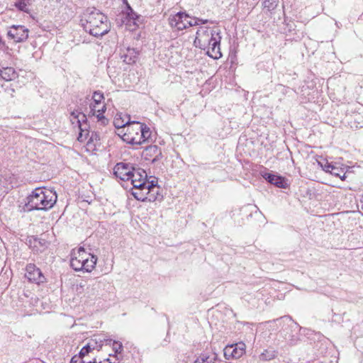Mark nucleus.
Returning <instances> with one entry per match:
<instances>
[{
  "mask_svg": "<svg viewBox=\"0 0 363 363\" xmlns=\"http://www.w3.org/2000/svg\"><path fill=\"white\" fill-rule=\"evenodd\" d=\"M220 30L216 27L200 26L196 31L194 45L202 50H207V55L218 59L222 56L220 48Z\"/></svg>",
  "mask_w": 363,
  "mask_h": 363,
  "instance_id": "obj_1",
  "label": "nucleus"
},
{
  "mask_svg": "<svg viewBox=\"0 0 363 363\" xmlns=\"http://www.w3.org/2000/svg\"><path fill=\"white\" fill-rule=\"evenodd\" d=\"M80 22L85 31L95 37L103 36L110 30L108 18L96 8L86 9Z\"/></svg>",
  "mask_w": 363,
  "mask_h": 363,
  "instance_id": "obj_2",
  "label": "nucleus"
},
{
  "mask_svg": "<svg viewBox=\"0 0 363 363\" xmlns=\"http://www.w3.org/2000/svg\"><path fill=\"white\" fill-rule=\"evenodd\" d=\"M57 194L50 189L36 188L27 197L24 206L25 211H47L51 208L57 201Z\"/></svg>",
  "mask_w": 363,
  "mask_h": 363,
  "instance_id": "obj_3",
  "label": "nucleus"
},
{
  "mask_svg": "<svg viewBox=\"0 0 363 363\" xmlns=\"http://www.w3.org/2000/svg\"><path fill=\"white\" fill-rule=\"evenodd\" d=\"M93 102L90 104L89 116H96L98 121L106 124L107 119L104 116L106 110V104L104 103V94L99 91L94 92L92 96Z\"/></svg>",
  "mask_w": 363,
  "mask_h": 363,
  "instance_id": "obj_4",
  "label": "nucleus"
},
{
  "mask_svg": "<svg viewBox=\"0 0 363 363\" xmlns=\"http://www.w3.org/2000/svg\"><path fill=\"white\" fill-rule=\"evenodd\" d=\"M133 189L135 191H133L132 194L138 201L153 202L157 200V196L152 193L156 189L154 181L145 184V186L133 187Z\"/></svg>",
  "mask_w": 363,
  "mask_h": 363,
  "instance_id": "obj_5",
  "label": "nucleus"
},
{
  "mask_svg": "<svg viewBox=\"0 0 363 363\" xmlns=\"http://www.w3.org/2000/svg\"><path fill=\"white\" fill-rule=\"evenodd\" d=\"M71 116H72V119H71L72 123H74V121H76V123L79 125V133L77 140L79 142L83 143L86 139H88L89 138V135H90L89 131L88 130H86V123H84V122H85L86 121V115L83 114L82 113H77L74 111H73L71 113Z\"/></svg>",
  "mask_w": 363,
  "mask_h": 363,
  "instance_id": "obj_6",
  "label": "nucleus"
},
{
  "mask_svg": "<svg viewBox=\"0 0 363 363\" xmlns=\"http://www.w3.org/2000/svg\"><path fill=\"white\" fill-rule=\"evenodd\" d=\"M28 33L29 30L24 26L13 25L7 32V37L15 43H21L28 39Z\"/></svg>",
  "mask_w": 363,
  "mask_h": 363,
  "instance_id": "obj_7",
  "label": "nucleus"
},
{
  "mask_svg": "<svg viewBox=\"0 0 363 363\" xmlns=\"http://www.w3.org/2000/svg\"><path fill=\"white\" fill-rule=\"evenodd\" d=\"M140 123L133 121L132 123L128 125L125 132L122 135V139L124 142L132 145H140V143H135L137 136H140Z\"/></svg>",
  "mask_w": 363,
  "mask_h": 363,
  "instance_id": "obj_8",
  "label": "nucleus"
},
{
  "mask_svg": "<svg viewBox=\"0 0 363 363\" xmlns=\"http://www.w3.org/2000/svg\"><path fill=\"white\" fill-rule=\"evenodd\" d=\"M245 345L242 342L228 345L223 350L224 357L228 360L238 359L245 354Z\"/></svg>",
  "mask_w": 363,
  "mask_h": 363,
  "instance_id": "obj_9",
  "label": "nucleus"
},
{
  "mask_svg": "<svg viewBox=\"0 0 363 363\" xmlns=\"http://www.w3.org/2000/svg\"><path fill=\"white\" fill-rule=\"evenodd\" d=\"M85 257H86V252L83 247H80L77 250H73L70 260L71 267L75 271H82L83 267H84Z\"/></svg>",
  "mask_w": 363,
  "mask_h": 363,
  "instance_id": "obj_10",
  "label": "nucleus"
},
{
  "mask_svg": "<svg viewBox=\"0 0 363 363\" xmlns=\"http://www.w3.org/2000/svg\"><path fill=\"white\" fill-rule=\"evenodd\" d=\"M131 184L133 187L145 186L147 184L149 181L147 180V173L142 169H135L132 167L131 173L130 174Z\"/></svg>",
  "mask_w": 363,
  "mask_h": 363,
  "instance_id": "obj_11",
  "label": "nucleus"
},
{
  "mask_svg": "<svg viewBox=\"0 0 363 363\" xmlns=\"http://www.w3.org/2000/svg\"><path fill=\"white\" fill-rule=\"evenodd\" d=\"M189 16L185 12H178L169 18L171 28L177 30H182L187 28V19Z\"/></svg>",
  "mask_w": 363,
  "mask_h": 363,
  "instance_id": "obj_12",
  "label": "nucleus"
},
{
  "mask_svg": "<svg viewBox=\"0 0 363 363\" xmlns=\"http://www.w3.org/2000/svg\"><path fill=\"white\" fill-rule=\"evenodd\" d=\"M25 277L29 281L36 284L42 283L45 279L40 269L37 268L33 264H28L26 266Z\"/></svg>",
  "mask_w": 363,
  "mask_h": 363,
  "instance_id": "obj_13",
  "label": "nucleus"
},
{
  "mask_svg": "<svg viewBox=\"0 0 363 363\" xmlns=\"http://www.w3.org/2000/svg\"><path fill=\"white\" fill-rule=\"evenodd\" d=\"M132 166L124 162H119L116 164L113 168V174L121 180L129 181L130 174L131 173Z\"/></svg>",
  "mask_w": 363,
  "mask_h": 363,
  "instance_id": "obj_14",
  "label": "nucleus"
},
{
  "mask_svg": "<svg viewBox=\"0 0 363 363\" xmlns=\"http://www.w3.org/2000/svg\"><path fill=\"white\" fill-rule=\"evenodd\" d=\"M143 157L145 160H151L155 163L162 158V152L157 145H149L143 152Z\"/></svg>",
  "mask_w": 363,
  "mask_h": 363,
  "instance_id": "obj_15",
  "label": "nucleus"
},
{
  "mask_svg": "<svg viewBox=\"0 0 363 363\" xmlns=\"http://www.w3.org/2000/svg\"><path fill=\"white\" fill-rule=\"evenodd\" d=\"M111 342V339H107L103 335H94V337L88 341L87 345H89V348L92 349L93 351H99L101 349L104 343L110 345Z\"/></svg>",
  "mask_w": 363,
  "mask_h": 363,
  "instance_id": "obj_16",
  "label": "nucleus"
},
{
  "mask_svg": "<svg viewBox=\"0 0 363 363\" xmlns=\"http://www.w3.org/2000/svg\"><path fill=\"white\" fill-rule=\"evenodd\" d=\"M18 73L13 67H3L0 69V79L5 81H12L18 78Z\"/></svg>",
  "mask_w": 363,
  "mask_h": 363,
  "instance_id": "obj_17",
  "label": "nucleus"
},
{
  "mask_svg": "<svg viewBox=\"0 0 363 363\" xmlns=\"http://www.w3.org/2000/svg\"><path fill=\"white\" fill-rule=\"evenodd\" d=\"M97 262V257L91 254L86 253V257H85L83 269L87 272H91L96 264Z\"/></svg>",
  "mask_w": 363,
  "mask_h": 363,
  "instance_id": "obj_18",
  "label": "nucleus"
},
{
  "mask_svg": "<svg viewBox=\"0 0 363 363\" xmlns=\"http://www.w3.org/2000/svg\"><path fill=\"white\" fill-rule=\"evenodd\" d=\"M140 136H137L135 140V143H140V145L147 141L151 135L150 130L146 125L140 123Z\"/></svg>",
  "mask_w": 363,
  "mask_h": 363,
  "instance_id": "obj_19",
  "label": "nucleus"
},
{
  "mask_svg": "<svg viewBox=\"0 0 363 363\" xmlns=\"http://www.w3.org/2000/svg\"><path fill=\"white\" fill-rule=\"evenodd\" d=\"M127 6V11L125 13V20H123V23H125L126 24L130 23L131 21L133 22V25H136V21L140 18V16H138L130 6V5L128 4V2H125Z\"/></svg>",
  "mask_w": 363,
  "mask_h": 363,
  "instance_id": "obj_20",
  "label": "nucleus"
},
{
  "mask_svg": "<svg viewBox=\"0 0 363 363\" xmlns=\"http://www.w3.org/2000/svg\"><path fill=\"white\" fill-rule=\"evenodd\" d=\"M132 122L129 120L126 121L121 113H117L113 119V125L116 128L127 129L128 125H130Z\"/></svg>",
  "mask_w": 363,
  "mask_h": 363,
  "instance_id": "obj_21",
  "label": "nucleus"
},
{
  "mask_svg": "<svg viewBox=\"0 0 363 363\" xmlns=\"http://www.w3.org/2000/svg\"><path fill=\"white\" fill-rule=\"evenodd\" d=\"M138 52L134 48H128L127 52L122 55L123 61L127 64L134 63L137 59Z\"/></svg>",
  "mask_w": 363,
  "mask_h": 363,
  "instance_id": "obj_22",
  "label": "nucleus"
},
{
  "mask_svg": "<svg viewBox=\"0 0 363 363\" xmlns=\"http://www.w3.org/2000/svg\"><path fill=\"white\" fill-rule=\"evenodd\" d=\"M30 0H17L14 6L21 11L29 13V6Z\"/></svg>",
  "mask_w": 363,
  "mask_h": 363,
  "instance_id": "obj_23",
  "label": "nucleus"
},
{
  "mask_svg": "<svg viewBox=\"0 0 363 363\" xmlns=\"http://www.w3.org/2000/svg\"><path fill=\"white\" fill-rule=\"evenodd\" d=\"M208 22V19H201L199 18L194 17L191 18L189 16V18L187 19V28L199 26L200 24H206Z\"/></svg>",
  "mask_w": 363,
  "mask_h": 363,
  "instance_id": "obj_24",
  "label": "nucleus"
},
{
  "mask_svg": "<svg viewBox=\"0 0 363 363\" xmlns=\"http://www.w3.org/2000/svg\"><path fill=\"white\" fill-rule=\"evenodd\" d=\"M271 184H274L277 187L284 189H285L287 186L285 179L284 177L275 174L274 176L273 181L272 182Z\"/></svg>",
  "mask_w": 363,
  "mask_h": 363,
  "instance_id": "obj_25",
  "label": "nucleus"
},
{
  "mask_svg": "<svg viewBox=\"0 0 363 363\" xmlns=\"http://www.w3.org/2000/svg\"><path fill=\"white\" fill-rule=\"evenodd\" d=\"M278 5L277 0H264L263 2V6L267 9L269 11L274 10Z\"/></svg>",
  "mask_w": 363,
  "mask_h": 363,
  "instance_id": "obj_26",
  "label": "nucleus"
},
{
  "mask_svg": "<svg viewBox=\"0 0 363 363\" xmlns=\"http://www.w3.org/2000/svg\"><path fill=\"white\" fill-rule=\"evenodd\" d=\"M276 357V352L274 350H264L260 355L262 360H271Z\"/></svg>",
  "mask_w": 363,
  "mask_h": 363,
  "instance_id": "obj_27",
  "label": "nucleus"
},
{
  "mask_svg": "<svg viewBox=\"0 0 363 363\" xmlns=\"http://www.w3.org/2000/svg\"><path fill=\"white\" fill-rule=\"evenodd\" d=\"M216 358L202 355L198 357L194 363H215Z\"/></svg>",
  "mask_w": 363,
  "mask_h": 363,
  "instance_id": "obj_28",
  "label": "nucleus"
},
{
  "mask_svg": "<svg viewBox=\"0 0 363 363\" xmlns=\"http://www.w3.org/2000/svg\"><path fill=\"white\" fill-rule=\"evenodd\" d=\"M33 248L36 252L40 251L41 250L38 248V245L40 247H44L46 244V241L45 240L34 238L33 242Z\"/></svg>",
  "mask_w": 363,
  "mask_h": 363,
  "instance_id": "obj_29",
  "label": "nucleus"
},
{
  "mask_svg": "<svg viewBox=\"0 0 363 363\" xmlns=\"http://www.w3.org/2000/svg\"><path fill=\"white\" fill-rule=\"evenodd\" d=\"M123 345L121 342L113 341V350L115 354H121L123 351Z\"/></svg>",
  "mask_w": 363,
  "mask_h": 363,
  "instance_id": "obj_30",
  "label": "nucleus"
},
{
  "mask_svg": "<svg viewBox=\"0 0 363 363\" xmlns=\"http://www.w3.org/2000/svg\"><path fill=\"white\" fill-rule=\"evenodd\" d=\"M324 169L327 172H330L332 174H334L335 176L340 177L339 173L337 172L338 169L332 164H328L327 166H325Z\"/></svg>",
  "mask_w": 363,
  "mask_h": 363,
  "instance_id": "obj_31",
  "label": "nucleus"
},
{
  "mask_svg": "<svg viewBox=\"0 0 363 363\" xmlns=\"http://www.w3.org/2000/svg\"><path fill=\"white\" fill-rule=\"evenodd\" d=\"M93 351L92 349H89V345H87V343L81 349L80 352H79V354L84 357H86V356L89 355V354L90 352H91Z\"/></svg>",
  "mask_w": 363,
  "mask_h": 363,
  "instance_id": "obj_32",
  "label": "nucleus"
},
{
  "mask_svg": "<svg viewBox=\"0 0 363 363\" xmlns=\"http://www.w3.org/2000/svg\"><path fill=\"white\" fill-rule=\"evenodd\" d=\"M85 357L81 356L79 354L78 355H74L70 361V363H84Z\"/></svg>",
  "mask_w": 363,
  "mask_h": 363,
  "instance_id": "obj_33",
  "label": "nucleus"
},
{
  "mask_svg": "<svg viewBox=\"0 0 363 363\" xmlns=\"http://www.w3.org/2000/svg\"><path fill=\"white\" fill-rule=\"evenodd\" d=\"M262 176L263 177V178L264 179H266L269 183L271 184L272 182L273 181L274 174L269 173V172H265V173H262Z\"/></svg>",
  "mask_w": 363,
  "mask_h": 363,
  "instance_id": "obj_34",
  "label": "nucleus"
},
{
  "mask_svg": "<svg viewBox=\"0 0 363 363\" xmlns=\"http://www.w3.org/2000/svg\"><path fill=\"white\" fill-rule=\"evenodd\" d=\"M99 140V135L96 133H91V134L89 135V140L87 141V144L94 143V140L97 141Z\"/></svg>",
  "mask_w": 363,
  "mask_h": 363,
  "instance_id": "obj_35",
  "label": "nucleus"
},
{
  "mask_svg": "<svg viewBox=\"0 0 363 363\" xmlns=\"http://www.w3.org/2000/svg\"><path fill=\"white\" fill-rule=\"evenodd\" d=\"M155 188H156V189H155L154 191H152V193L154 195L157 196V199H159V197H161V195L159 194L158 187H157V186H156V185H155Z\"/></svg>",
  "mask_w": 363,
  "mask_h": 363,
  "instance_id": "obj_36",
  "label": "nucleus"
},
{
  "mask_svg": "<svg viewBox=\"0 0 363 363\" xmlns=\"http://www.w3.org/2000/svg\"><path fill=\"white\" fill-rule=\"evenodd\" d=\"M281 319H282V320H289V322H291V321H292V320H291V318L290 317H286V316L283 317V318H281Z\"/></svg>",
  "mask_w": 363,
  "mask_h": 363,
  "instance_id": "obj_37",
  "label": "nucleus"
},
{
  "mask_svg": "<svg viewBox=\"0 0 363 363\" xmlns=\"http://www.w3.org/2000/svg\"><path fill=\"white\" fill-rule=\"evenodd\" d=\"M361 203H362V208H363V195L362 196V198H361Z\"/></svg>",
  "mask_w": 363,
  "mask_h": 363,
  "instance_id": "obj_38",
  "label": "nucleus"
},
{
  "mask_svg": "<svg viewBox=\"0 0 363 363\" xmlns=\"http://www.w3.org/2000/svg\"><path fill=\"white\" fill-rule=\"evenodd\" d=\"M3 43V42H2V39H1V38L0 37V43Z\"/></svg>",
  "mask_w": 363,
  "mask_h": 363,
  "instance_id": "obj_39",
  "label": "nucleus"
},
{
  "mask_svg": "<svg viewBox=\"0 0 363 363\" xmlns=\"http://www.w3.org/2000/svg\"><path fill=\"white\" fill-rule=\"evenodd\" d=\"M101 106H96V108H100Z\"/></svg>",
  "mask_w": 363,
  "mask_h": 363,
  "instance_id": "obj_40",
  "label": "nucleus"
},
{
  "mask_svg": "<svg viewBox=\"0 0 363 363\" xmlns=\"http://www.w3.org/2000/svg\"><path fill=\"white\" fill-rule=\"evenodd\" d=\"M106 363H111V362H108V359H107V362H106Z\"/></svg>",
  "mask_w": 363,
  "mask_h": 363,
  "instance_id": "obj_41",
  "label": "nucleus"
}]
</instances>
